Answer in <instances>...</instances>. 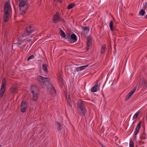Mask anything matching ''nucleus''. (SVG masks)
<instances>
[{
  "label": "nucleus",
  "instance_id": "obj_1",
  "mask_svg": "<svg viewBox=\"0 0 147 147\" xmlns=\"http://www.w3.org/2000/svg\"><path fill=\"white\" fill-rule=\"evenodd\" d=\"M37 79L39 82V83L42 85H47L48 91L50 94L55 93V90L51 84H50V79L49 78H45L38 75L37 76Z\"/></svg>",
  "mask_w": 147,
  "mask_h": 147
},
{
  "label": "nucleus",
  "instance_id": "obj_2",
  "mask_svg": "<svg viewBox=\"0 0 147 147\" xmlns=\"http://www.w3.org/2000/svg\"><path fill=\"white\" fill-rule=\"evenodd\" d=\"M31 91L33 95L32 100L35 101H36L38 97L39 91L38 87L36 86H32Z\"/></svg>",
  "mask_w": 147,
  "mask_h": 147
},
{
  "label": "nucleus",
  "instance_id": "obj_3",
  "mask_svg": "<svg viewBox=\"0 0 147 147\" xmlns=\"http://www.w3.org/2000/svg\"><path fill=\"white\" fill-rule=\"evenodd\" d=\"M78 106L79 108L80 114L83 116H84L86 110L84 104L81 102L78 104Z\"/></svg>",
  "mask_w": 147,
  "mask_h": 147
},
{
  "label": "nucleus",
  "instance_id": "obj_4",
  "mask_svg": "<svg viewBox=\"0 0 147 147\" xmlns=\"http://www.w3.org/2000/svg\"><path fill=\"white\" fill-rule=\"evenodd\" d=\"M6 82L5 78H3L1 82V86L0 90V97L3 96L5 89Z\"/></svg>",
  "mask_w": 147,
  "mask_h": 147
},
{
  "label": "nucleus",
  "instance_id": "obj_5",
  "mask_svg": "<svg viewBox=\"0 0 147 147\" xmlns=\"http://www.w3.org/2000/svg\"><path fill=\"white\" fill-rule=\"evenodd\" d=\"M11 11V8L9 3L6 2L5 4L3 12L4 13L10 14Z\"/></svg>",
  "mask_w": 147,
  "mask_h": 147
},
{
  "label": "nucleus",
  "instance_id": "obj_6",
  "mask_svg": "<svg viewBox=\"0 0 147 147\" xmlns=\"http://www.w3.org/2000/svg\"><path fill=\"white\" fill-rule=\"evenodd\" d=\"M29 7V5L26 3L25 4L23 7H19L21 14L23 15L26 12L27 10L28 9Z\"/></svg>",
  "mask_w": 147,
  "mask_h": 147
},
{
  "label": "nucleus",
  "instance_id": "obj_7",
  "mask_svg": "<svg viewBox=\"0 0 147 147\" xmlns=\"http://www.w3.org/2000/svg\"><path fill=\"white\" fill-rule=\"evenodd\" d=\"M21 111L23 113L25 112L27 109V105L26 102L24 100L22 101L21 105Z\"/></svg>",
  "mask_w": 147,
  "mask_h": 147
},
{
  "label": "nucleus",
  "instance_id": "obj_8",
  "mask_svg": "<svg viewBox=\"0 0 147 147\" xmlns=\"http://www.w3.org/2000/svg\"><path fill=\"white\" fill-rule=\"evenodd\" d=\"M60 19L61 17L59 16V12L57 11L53 16V22L55 24L57 23L60 21Z\"/></svg>",
  "mask_w": 147,
  "mask_h": 147
},
{
  "label": "nucleus",
  "instance_id": "obj_9",
  "mask_svg": "<svg viewBox=\"0 0 147 147\" xmlns=\"http://www.w3.org/2000/svg\"><path fill=\"white\" fill-rule=\"evenodd\" d=\"M36 28L33 26H30L29 27H27L26 30V31L27 33L28 34L26 35H29L30 34H31L32 32H33L35 30H36Z\"/></svg>",
  "mask_w": 147,
  "mask_h": 147
},
{
  "label": "nucleus",
  "instance_id": "obj_10",
  "mask_svg": "<svg viewBox=\"0 0 147 147\" xmlns=\"http://www.w3.org/2000/svg\"><path fill=\"white\" fill-rule=\"evenodd\" d=\"M140 126L141 121H140L137 124L136 127L135 128V129L134 132V134L133 135V137L134 138H136V135L139 132L140 127Z\"/></svg>",
  "mask_w": 147,
  "mask_h": 147
},
{
  "label": "nucleus",
  "instance_id": "obj_11",
  "mask_svg": "<svg viewBox=\"0 0 147 147\" xmlns=\"http://www.w3.org/2000/svg\"><path fill=\"white\" fill-rule=\"evenodd\" d=\"M87 47L86 50L88 51L90 49V46L92 44L91 38L90 37H88L87 39Z\"/></svg>",
  "mask_w": 147,
  "mask_h": 147
},
{
  "label": "nucleus",
  "instance_id": "obj_12",
  "mask_svg": "<svg viewBox=\"0 0 147 147\" xmlns=\"http://www.w3.org/2000/svg\"><path fill=\"white\" fill-rule=\"evenodd\" d=\"M135 92L134 91V90H132L126 96L125 98V100L126 101L129 100Z\"/></svg>",
  "mask_w": 147,
  "mask_h": 147
},
{
  "label": "nucleus",
  "instance_id": "obj_13",
  "mask_svg": "<svg viewBox=\"0 0 147 147\" xmlns=\"http://www.w3.org/2000/svg\"><path fill=\"white\" fill-rule=\"evenodd\" d=\"M10 17V14L4 13L3 15V19L5 22H7L9 19Z\"/></svg>",
  "mask_w": 147,
  "mask_h": 147
},
{
  "label": "nucleus",
  "instance_id": "obj_14",
  "mask_svg": "<svg viewBox=\"0 0 147 147\" xmlns=\"http://www.w3.org/2000/svg\"><path fill=\"white\" fill-rule=\"evenodd\" d=\"M88 66V65H86L83 66L79 67H77L76 68V71L77 72L82 71L85 68L87 67Z\"/></svg>",
  "mask_w": 147,
  "mask_h": 147
},
{
  "label": "nucleus",
  "instance_id": "obj_15",
  "mask_svg": "<svg viewBox=\"0 0 147 147\" xmlns=\"http://www.w3.org/2000/svg\"><path fill=\"white\" fill-rule=\"evenodd\" d=\"M141 84L142 87H144L145 86L146 87L147 86V82L146 80L144 78H143L142 79V82L141 83Z\"/></svg>",
  "mask_w": 147,
  "mask_h": 147
},
{
  "label": "nucleus",
  "instance_id": "obj_16",
  "mask_svg": "<svg viewBox=\"0 0 147 147\" xmlns=\"http://www.w3.org/2000/svg\"><path fill=\"white\" fill-rule=\"evenodd\" d=\"M47 67L48 65H47L45 63L43 64L42 65V68L44 70L46 74H47L48 72Z\"/></svg>",
  "mask_w": 147,
  "mask_h": 147
},
{
  "label": "nucleus",
  "instance_id": "obj_17",
  "mask_svg": "<svg viewBox=\"0 0 147 147\" xmlns=\"http://www.w3.org/2000/svg\"><path fill=\"white\" fill-rule=\"evenodd\" d=\"M98 89V83L96 84L91 89V91L92 92H96Z\"/></svg>",
  "mask_w": 147,
  "mask_h": 147
},
{
  "label": "nucleus",
  "instance_id": "obj_18",
  "mask_svg": "<svg viewBox=\"0 0 147 147\" xmlns=\"http://www.w3.org/2000/svg\"><path fill=\"white\" fill-rule=\"evenodd\" d=\"M71 38L74 41V42H76L77 40V36L74 34H71Z\"/></svg>",
  "mask_w": 147,
  "mask_h": 147
},
{
  "label": "nucleus",
  "instance_id": "obj_19",
  "mask_svg": "<svg viewBox=\"0 0 147 147\" xmlns=\"http://www.w3.org/2000/svg\"><path fill=\"white\" fill-rule=\"evenodd\" d=\"M56 128L58 131H60L61 129V124L59 122L56 123Z\"/></svg>",
  "mask_w": 147,
  "mask_h": 147
},
{
  "label": "nucleus",
  "instance_id": "obj_20",
  "mask_svg": "<svg viewBox=\"0 0 147 147\" xmlns=\"http://www.w3.org/2000/svg\"><path fill=\"white\" fill-rule=\"evenodd\" d=\"M27 0H21L19 5V7H23L25 4L26 3Z\"/></svg>",
  "mask_w": 147,
  "mask_h": 147
},
{
  "label": "nucleus",
  "instance_id": "obj_21",
  "mask_svg": "<svg viewBox=\"0 0 147 147\" xmlns=\"http://www.w3.org/2000/svg\"><path fill=\"white\" fill-rule=\"evenodd\" d=\"M83 28V30L85 34H87L89 32V28L87 27H85L82 28Z\"/></svg>",
  "mask_w": 147,
  "mask_h": 147
},
{
  "label": "nucleus",
  "instance_id": "obj_22",
  "mask_svg": "<svg viewBox=\"0 0 147 147\" xmlns=\"http://www.w3.org/2000/svg\"><path fill=\"white\" fill-rule=\"evenodd\" d=\"M109 26L111 31L113 30V23L112 20L110 21L109 24Z\"/></svg>",
  "mask_w": 147,
  "mask_h": 147
},
{
  "label": "nucleus",
  "instance_id": "obj_23",
  "mask_svg": "<svg viewBox=\"0 0 147 147\" xmlns=\"http://www.w3.org/2000/svg\"><path fill=\"white\" fill-rule=\"evenodd\" d=\"M106 50V45H102L101 49V53H103L105 52Z\"/></svg>",
  "mask_w": 147,
  "mask_h": 147
},
{
  "label": "nucleus",
  "instance_id": "obj_24",
  "mask_svg": "<svg viewBox=\"0 0 147 147\" xmlns=\"http://www.w3.org/2000/svg\"><path fill=\"white\" fill-rule=\"evenodd\" d=\"M60 30V36L63 38H65V32L61 29V28H59Z\"/></svg>",
  "mask_w": 147,
  "mask_h": 147
},
{
  "label": "nucleus",
  "instance_id": "obj_25",
  "mask_svg": "<svg viewBox=\"0 0 147 147\" xmlns=\"http://www.w3.org/2000/svg\"><path fill=\"white\" fill-rule=\"evenodd\" d=\"M17 89V88L15 87H12L10 88V91L11 93H14Z\"/></svg>",
  "mask_w": 147,
  "mask_h": 147
},
{
  "label": "nucleus",
  "instance_id": "obj_26",
  "mask_svg": "<svg viewBox=\"0 0 147 147\" xmlns=\"http://www.w3.org/2000/svg\"><path fill=\"white\" fill-rule=\"evenodd\" d=\"M145 13V11L142 9L139 12V14L140 16H143Z\"/></svg>",
  "mask_w": 147,
  "mask_h": 147
},
{
  "label": "nucleus",
  "instance_id": "obj_27",
  "mask_svg": "<svg viewBox=\"0 0 147 147\" xmlns=\"http://www.w3.org/2000/svg\"><path fill=\"white\" fill-rule=\"evenodd\" d=\"M67 103L70 107L71 108L72 107V103L71 102V100L69 99L67 100Z\"/></svg>",
  "mask_w": 147,
  "mask_h": 147
},
{
  "label": "nucleus",
  "instance_id": "obj_28",
  "mask_svg": "<svg viewBox=\"0 0 147 147\" xmlns=\"http://www.w3.org/2000/svg\"><path fill=\"white\" fill-rule=\"evenodd\" d=\"M74 4H69L67 7V9H70L74 6Z\"/></svg>",
  "mask_w": 147,
  "mask_h": 147
},
{
  "label": "nucleus",
  "instance_id": "obj_29",
  "mask_svg": "<svg viewBox=\"0 0 147 147\" xmlns=\"http://www.w3.org/2000/svg\"><path fill=\"white\" fill-rule=\"evenodd\" d=\"M138 86H139V81H138L136 86L133 88V89H132V90H134V91L135 92L137 89V87Z\"/></svg>",
  "mask_w": 147,
  "mask_h": 147
},
{
  "label": "nucleus",
  "instance_id": "obj_30",
  "mask_svg": "<svg viewBox=\"0 0 147 147\" xmlns=\"http://www.w3.org/2000/svg\"><path fill=\"white\" fill-rule=\"evenodd\" d=\"M134 144L132 141H130L129 144V147H133Z\"/></svg>",
  "mask_w": 147,
  "mask_h": 147
},
{
  "label": "nucleus",
  "instance_id": "obj_31",
  "mask_svg": "<svg viewBox=\"0 0 147 147\" xmlns=\"http://www.w3.org/2000/svg\"><path fill=\"white\" fill-rule=\"evenodd\" d=\"M34 57V55H31L29 56L27 59V61L29 60H30L33 59Z\"/></svg>",
  "mask_w": 147,
  "mask_h": 147
},
{
  "label": "nucleus",
  "instance_id": "obj_32",
  "mask_svg": "<svg viewBox=\"0 0 147 147\" xmlns=\"http://www.w3.org/2000/svg\"><path fill=\"white\" fill-rule=\"evenodd\" d=\"M138 115V113H136L133 116V119H135L137 118Z\"/></svg>",
  "mask_w": 147,
  "mask_h": 147
},
{
  "label": "nucleus",
  "instance_id": "obj_33",
  "mask_svg": "<svg viewBox=\"0 0 147 147\" xmlns=\"http://www.w3.org/2000/svg\"><path fill=\"white\" fill-rule=\"evenodd\" d=\"M141 139H145L146 138L145 136L144 135L143 136H142V135H141V137H140Z\"/></svg>",
  "mask_w": 147,
  "mask_h": 147
},
{
  "label": "nucleus",
  "instance_id": "obj_34",
  "mask_svg": "<svg viewBox=\"0 0 147 147\" xmlns=\"http://www.w3.org/2000/svg\"><path fill=\"white\" fill-rule=\"evenodd\" d=\"M147 8V6L145 5L143 7L142 9H143V10H145V9H146Z\"/></svg>",
  "mask_w": 147,
  "mask_h": 147
},
{
  "label": "nucleus",
  "instance_id": "obj_35",
  "mask_svg": "<svg viewBox=\"0 0 147 147\" xmlns=\"http://www.w3.org/2000/svg\"><path fill=\"white\" fill-rule=\"evenodd\" d=\"M99 144L100 145L102 146V147H105V146L103 145L101 143L99 142Z\"/></svg>",
  "mask_w": 147,
  "mask_h": 147
},
{
  "label": "nucleus",
  "instance_id": "obj_36",
  "mask_svg": "<svg viewBox=\"0 0 147 147\" xmlns=\"http://www.w3.org/2000/svg\"><path fill=\"white\" fill-rule=\"evenodd\" d=\"M60 21H61L63 22H65V21L63 19L61 18V19L60 20Z\"/></svg>",
  "mask_w": 147,
  "mask_h": 147
},
{
  "label": "nucleus",
  "instance_id": "obj_37",
  "mask_svg": "<svg viewBox=\"0 0 147 147\" xmlns=\"http://www.w3.org/2000/svg\"><path fill=\"white\" fill-rule=\"evenodd\" d=\"M59 80L60 81V82L61 83L62 82V78H61V77L60 79H59Z\"/></svg>",
  "mask_w": 147,
  "mask_h": 147
},
{
  "label": "nucleus",
  "instance_id": "obj_38",
  "mask_svg": "<svg viewBox=\"0 0 147 147\" xmlns=\"http://www.w3.org/2000/svg\"><path fill=\"white\" fill-rule=\"evenodd\" d=\"M144 18L145 19L147 20V14L146 15L144 16Z\"/></svg>",
  "mask_w": 147,
  "mask_h": 147
},
{
  "label": "nucleus",
  "instance_id": "obj_39",
  "mask_svg": "<svg viewBox=\"0 0 147 147\" xmlns=\"http://www.w3.org/2000/svg\"><path fill=\"white\" fill-rule=\"evenodd\" d=\"M145 135H146L145 133L144 132H143V133L142 135V136H143L144 135L145 136Z\"/></svg>",
  "mask_w": 147,
  "mask_h": 147
},
{
  "label": "nucleus",
  "instance_id": "obj_40",
  "mask_svg": "<svg viewBox=\"0 0 147 147\" xmlns=\"http://www.w3.org/2000/svg\"><path fill=\"white\" fill-rule=\"evenodd\" d=\"M145 5L147 6V1L145 3Z\"/></svg>",
  "mask_w": 147,
  "mask_h": 147
},
{
  "label": "nucleus",
  "instance_id": "obj_41",
  "mask_svg": "<svg viewBox=\"0 0 147 147\" xmlns=\"http://www.w3.org/2000/svg\"><path fill=\"white\" fill-rule=\"evenodd\" d=\"M142 147H144V146H143Z\"/></svg>",
  "mask_w": 147,
  "mask_h": 147
},
{
  "label": "nucleus",
  "instance_id": "obj_42",
  "mask_svg": "<svg viewBox=\"0 0 147 147\" xmlns=\"http://www.w3.org/2000/svg\"><path fill=\"white\" fill-rule=\"evenodd\" d=\"M0 147H1V146H0Z\"/></svg>",
  "mask_w": 147,
  "mask_h": 147
}]
</instances>
